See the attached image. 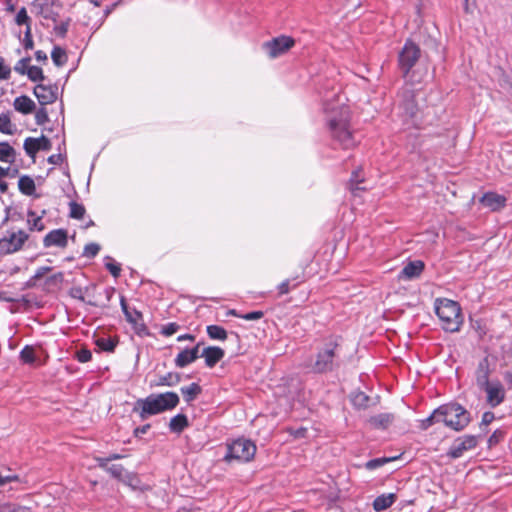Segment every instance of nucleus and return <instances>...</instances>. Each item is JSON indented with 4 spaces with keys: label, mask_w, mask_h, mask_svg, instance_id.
Listing matches in <instances>:
<instances>
[{
    "label": "nucleus",
    "mask_w": 512,
    "mask_h": 512,
    "mask_svg": "<svg viewBox=\"0 0 512 512\" xmlns=\"http://www.w3.org/2000/svg\"><path fill=\"white\" fill-rule=\"evenodd\" d=\"M264 316V313L262 311H252L246 314H243L242 319L247 321H255L259 320Z\"/></svg>",
    "instance_id": "58"
},
{
    "label": "nucleus",
    "mask_w": 512,
    "mask_h": 512,
    "mask_svg": "<svg viewBox=\"0 0 512 512\" xmlns=\"http://www.w3.org/2000/svg\"><path fill=\"white\" fill-rule=\"evenodd\" d=\"M502 437H503L502 431H499V430L495 431L488 439L489 446H493V445L497 444Z\"/></svg>",
    "instance_id": "59"
},
{
    "label": "nucleus",
    "mask_w": 512,
    "mask_h": 512,
    "mask_svg": "<svg viewBox=\"0 0 512 512\" xmlns=\"http://www.w3.org/2000/svg\"><path fill=\"white\" fill-rule=\"evenodd\" d=\"M15 156V150L8 142H0V161L11 164Z\"/></svg>",
    "instance_id": "29"
},
{
    "label": "nucleus",
    "mask_w": 512,
    "mask_h": 512,
    "mask_svg": "<svg viewBox=\"0 0 512 512\" xmlns=\"http://www.w3.org/2000/svg\"><path fill=\"white\" fill-rule=\"evenodd\" d=\"M180 391L184 401L191 403L201 394L202 388L198 383H191L188 386L181 387Z\"/></svg>",
    "instance_id": "25"
},
{
    "label": "nucleus",
    "mask_w": 512,
    "mask_h": 512,
    "mask_svg": "<svg viewBox=\"0 0 512 512\" xmlns=\"http://www.w3.org/2000/svg\"><path fill=\"white\" fill-rule=\"evenodd\" d=\"M278 290H279L280 295L288 294L291 290L290 280L287 279V280L283 281L282 283H280V285L278 286Z\"/></svg>",
    "instance_id": "61"
},
{
    "label": "nucleus",
    "mask_w": 512,
    "mask_h": 512,
    "mask_svg": "<svg viewBox=\"0 0 512 512\" xmlns=\"http://www.w3.org/2000/svg\"><path fill=\"white\" fill-rule=\"evenodd\" d=\"M324 111L327 113L328 127L333 140L343 149L354 147L356 140L349 124V108L344 105L335 107L328 103V98H326L324 100Z\"/></svg>",
    "instance_id": "1"
},
{
    "label": "nucleus",
    "mask_w": 512,
    "mask_h": 512,
    "mask_svg": "<svg viewBox=\"0 0 512 512\" xmlns=\"http://www.w3.org/2000/svg\"><path fill=\"white\" fill-rule=\"evenodd\" d=\"M256 450V445L250 439L238 438L227 444L224 460L227 462L232 460L249 462L254 458Z\"/></svg>",
    "instance_id": "6"
},
{
    "label": "nucleus",
    "mask_w": 512,
    "mask_h": 512,
    "mask_svg": "<svg viewBox=\"0 0 512 512\" xmlns=\"http://www.w3.org/2000/svg\"><path fill=\"white\" fill-rule=\"evenodd\" d=\"M23 46L26 50H31L34 47V42L32 38L31 25L26 27L23 39Z\"/></svg>",
    "instance_id": "51"
},
{
    "label": "nucleus",
    "mask_w": 512,
    "mask_h": 512,
    "mask_svg": "<svg viewBox=\"0 0 512 512\" xmlns=\"http://www.w3.org/2000/svg\"><path fill=\"white\" fill-rule=\"evenodd\" d=\"M62 161H63V156H62V154H54V155L49 156V158H48V162H49L50 164H54V165H58V164H60Z\"/></svg>",
    "instance_id": "64"
},
{
    "label": "nucleus",
    "mask_w": 512,
    "mask_h": 512,
    "mask_svg": "<svg viewBox=\"0 0 512 512\" xmlns=\"http://www.w3.org/2000/svg\"><path fill=\"white\" fill-rule=\"evenodd\" d=\"M362 182L363 179L360 177V169L353 171L349 181V189L353 194H356L357 191L366 189L365 187L360 186Z\"/></svg>",
    "instance_id": "36"
},
{
    "label": "nucleus",
    "mask_w": 512,
    "mask_h": 512,
    "mask_svg": "<svg viewBox=\"0 0 512 512\" xmlns=\"http://www.w3.org/2000/svg\"><path fill=\"white\" fill-rule=\"evenodd\" d=\"M120 305L127 322L133 326L136 334L140 336L147 335L148 329L143 321L142 313L135 308H130L124 296L120 297Z\"/></svg>",
    "instance_id": "9"
},
{
    "label": "nucleus",
    "mask_w": 512,
    "mask_h": 512,
    "mask_svg": "<svg viewBox=\"0 0 512 512\" xmlns=\"http://www.w3.org/2000/svg\"><path fill=\"white\" fill-rule=\"evenodd\" d=\"M63 282H64V273L57 272V273H54L46 278L45 286L48 288H50V287L60 288L61 285L63 284Z\"/></svg>",
    "instance_id": "38"
},
{
    "label": "nucleus",
    "mask_w": 512,
    "mask_h": 512,
    "mask_svg": "<svg viewBox=\"0 0 512 512\" xmlns=\"http://www.w3.org/2000/svg\"><path fill=\"white\" fill-rule=\"evenodd\" d=\"M180 381L181 376L179 373L169 372L166 375L160 376L157 382L151 383V387H173L176 386Z\"/></svg>",
    "instance_id": "26"
},
{
    "label": "nucleus",
    "mask_w": 512,
    "mask_h": 512,
    "mask_svg": "<svg viewBox=\"0 0 512 512\" xmlns=\"http://www.w3.org/2000/svg\"><path fill=\"white\" fill-rule=\"evenodd\" d=\"M397 499L395 493H387L379 495L373 501V508L375 511L380 512L389 508Z\"/></svg>",
    "instance_id": "24"
},
{
    "label": "nucleus",
    "mask_w": 512,
    "mask_h": 512,
    "mask_svg": "<svg viewBox=\"0 0 512 512\" xmlns=\"http://www.w3.org/2000/svg\"><path fill=\"white\" fill-rule=\"evenodd\" d=\"M440 422H442V421H441L439 407H438L427 418L420 420L419 428L421 430H427L435 423H440Z\"/></svg>",
    "instance_id": "31"
},
{
    "label": "nucleus",
    "mask_w": 512,
    "mask_h": 512,
    "mask_svg": "<svg viewBox=\"0 0 512 512\" xmlns=\"http://www.w3.org/2000/svg\"><path fill=\"white\" fill-rule=\"evenodd\" d=\"M188 426L189 421L185 414H177L169 422V429L174 433H181Z\"/></svg>",
    "instance_id": "27"
},
{
    "label": "nucleus",
    "mask_w": 512,
    "mask_h": 512,
    "mask_svg": "<svg viewBox=\"0 0 512 512\" xmlns=\"http://www.w3.org/2000/svg\"><path fill=\"white\" fill-rule=\"evenodd\" d=\"M180 402L177 393L168 391L159 394H150L146 398H140L135 402L133 411L139 414L142 421L150 416L173 410Z\"/></svg>",
    "instance_id": "2"
},
{
    "label": "nucleus",
    "mask_w": 512,
    "mask_h": 512,
    "mask_svg": "<svg viewBox=\"0 0 512 512\" xmlns=\"http://www.w3.org/2000/svg\"><path fill=\"white\" fill-rule=\"evenodd\" d=\"M294 44L295 40L292 37L281 35L264 43L263 46L271 58H276L291 49Z\"/></svg>",
    "instance_id": "11"
},
{
    "label": "nucleus",
    "mask_w": 512,
    "mask_h": 512,
    "mask_svg": "<svg viewBox=\"0 0 512 512\" xmlns=\"http://www.w3.org/2000/svg\"><path fill=\"white\" fill-rule=\"evenodd\" d=\"M19 191L27 196H32L35 194L36 186L33 178L28 175H23L19 178L18 181Z\"/></svg>",
    "instance_id": "28"
},
{
    "label": "nucleus",
    "mask_w": 512,
    "mask_h": 512,
    "mask_svg": "<svg viewBox=\"0 0 512 512\" xmlns=\"http://www.w3.org/2000/svg\"><path fill=\"white\" fill-rule=\"evenodd\" d=\"M30 60V57H24L20 59L14 66V70L17 73L24 75L28 69V63L30 62Z\"/></svg>",
    "instance_id": "52"
},
{
    "label": "nucleus",
    "mask_w": 512,
    "mask_h": 512,
    "mask_svg": "<svg viewBox=\"0 0 512 512\" xmlns=\"http://www.w3.org/2000/svg\"><path fill=\"white\" fill-rule=\"evenodd\" d=\"M69 207L71 218L80 220L84 217L86 210L82 204L72 201L69 203Z\"/></svg>",
    "instance_id": "40"
},
{
    "label": "nucleus",
    "mask_w": 512,
    "mask_h": 512,
    "mask_svg": "<svg viewBox=\"0 0 512 512\" xmlns=\"http://www.w3.org/2000/svg\"><path fill=\"white\" fill-rule=\"evenodd\" d=\"M352 402L358 408H366L368 406L369 397L364 392H357L353 396Z\"/></svg>",
    "instance_id": "42"
},
{
    "label": "nucleus",
    "mask_w": 512,
    "mask_h": 512,
    "mask_svg": "<svg viewBox=\"0 0 512 512\" xmlns=\"http://www.w3.org/2000/svg\"><path fill=\"white\" fill-rule=\"evenodd\" d=\"M421 50L417 44L408 40L398 55L399 68L404 76H407L410 70L419 60Z\"/></svg>",
    "instance_id": "7"
},
{
    "label": "nucleus",
    "mask_w": 512,
    "mask_h": 512,
    "mask_svg": "<svg viewBox=\"0 0 512 512\" xmlns=\"http://www.w3.org/2000/svg\"><path fill=\"white\" fill-rule=\"evenodd\" d=\"M403 109H404L406 115L409 116L410 118H414L418 111L417 106L414 103L413 99H409V100L405 101L403 104Z\"/></svg>",
    "instance_id": "47"
},
{
    "label": "nucleus",
    "mask_w": 512,
    "mask_h": 512,
    "mask_svg": "<svg viewBox=\"0 0 512 512\" xmlns=\"http://www.w3.org/2000/svg\"><path fill=\"white\" fill-rule=\"evenodd\" d=\"M35 121L38 125H43L49 121L48 112L45 108H40L35 113Z\"/></svg>",
    "instance_id": "53"
},
{
    "label": "nucleus",
    "mask_w": 512,
    "mask_h": 512,
    "mask_svg": "<svg viewBox=\"0 0 512 512\" xmlns=\"http://www.w3.org/2000/svg\"><path fill=\"white\" fill-rule=\"evenodd\" d=\"M482 390L486 392L487 403L492 408L499 406L505 399V388L499 381H492L491 384L484 387Z\"/></svg>",
    "instance_id": "13"
},
{
    "label": "nucleus",
    "mask_w": 512,
    "mask_h": 512,
    "mask_svg": "<svg viewBox=\"0 0 512 512\" xmlns=\"http://www.w3.org/2000/svg\"><path fill=\"white\" fill-rule=\"evenodd\" d=\"M395 416L392 413H380L368 419V423L375 429H387L394 421Z\"/></svg>",
    "instance_id": "21"
},
{
    "label": "nucleus",
    "mask_w": 512,
    "mask_h": 512,
    "mask_svg": "<svg viewBox=\"0 0 512 512\" xmlns=\"http://www.w3.org/2000/svg\"><path fill=\"white\" fill-rule=\"evenodd\" d=\"M439 413L445 426L454 431H462L471 422L470 413L456 402L439 406Z\"/></svg>",
    "instance_id": "5"
},
{
    "label": "nucleus",
    "mask_w": 512,
    "mask_h": 512,
    "mask_svg": "<svg viewBox=\"0 0 512 512\" xmlns=\"http://www.w3.org/2000/svg\"><path fill=\"white\" fill-rule=\"evenodd\" d=\"M224 355V350L218 346L206 347L200 354L201 357H204L205 364L209 368L214 367L224 357Z\"/></svg>",
    "instance_id": "19"
},
{
    "label": "nucleus",
    "mask_w": 512,
    "mask_h": 512,
    "mask_svg": "<svg viewBox=\"0 0 512 512\" xmlns=\"http://www.w3.org/2000/svg\"><path fill=\"white\" fill-rule=\"evenodd\" d=\"M150 427H151L150 424H145V425L135 428L134 436L139 437L143 434H146L148 432V430L150 429Z\"/></svg>",
    "instance_id": "63"
},
{
    "label": "nucleus",
    "mask_w": 512,
    "mask_h": 512,
    "mask_svg": "<svg viewBox=\"0 0 512 512\" xmlns=\"http://www.w3.org/2000/svg\"><path fill=\"white\" fill-rule=\"evenodd\" d=\"M118 341L113 338L101 337L96 339L95 344L97 347L105 352H113L117 346Z\"/></svg>",
    "instance_id": "32"
},
{
    "label": "nucleus",
    "mask_w": 512,
    "mask_h": 512,
    "mask_svg": "<svg viewBox=\"0 0 512 512\" xmlns=\"http://www.w3.org/2000/svg\"><path fill=\"white\" fill-rule=\"evenodd\" d=\"M106 260H108L105 263L106 269L112 274L113 277L117 278L121 272L120 265L114 262L113 259L109 256L106 257Z\"/></svg>",
    "instance_id": "46"
},
{
    "label": "nucleus",
    "mask_w": 512,
    "mask_h": 512,
    "mask_svg": "<svg viewBox=\"0 0 512 512\" xmlns=\"http://www.w3.org/2000/svg\"><path fill=\"white\" fill-rule=\"evenodd\" d=\"M0 132L7 135L14 133L13 124L8 113L0 114Z\"/></svg>",
    "instance_id": "37"
},
{
    "label": "nucleus",
    "mask_w": 512,
    "mask_h": 512,
    "mask_svg": "<svg viewBox=\"0 0 512 512\" xmlns=\"http://www.w3.org/2000/svg\"><path fill=\"white\" fill-rule=\"evenodd\" d=\"M398 459V457H381L374 458L365 463V468L368 470H375L383 465Z\"/></svg>",
    "instance_id": "35"
},
{
    "label": "nucleus",
    "mask_w": 512,
    "mask_h": 512,
    "mask_svg": "<svg viewBox=\"0 0 512 512\" xmlns=\"http://www.w3.org/2000/svg\"><path fill=\"white\" fill-rule=\"evenodd\" d=\"M69 295L74 299L80 300L82 302L85 301L84 293L81 287H72L69 290Z\"/></svg>",
    "instance_id": "56"
},
{
    "label": "nucleus",
    "mask_w": 512,
    "mask_h": 512,
    "mask_svg": "<svg viewBox=\"0 0 512 512\" xmlns=\"http://www.w3.org/2000/svg\"><path fill=\"white\" fill-rule=\"evenodd\" d=\"M435 313L441 321L442 328L447 332H457L463 322L459 304L450 299H436Z\"/></svg>",
    "instance_id": "4"
},
{
    "label": "nucleus",
    "mask_w": 512,
    "mask_h": 512,
    "mask_svg": "<svg viewBox=\"0 0 512 512\" xmlns=\"http://www.w3.org/2000/svg\"><path fill=\"white\" fill-rule=\"evenodd\" d=\"M124 467L120 464H113L107 468V472L111 474L112 477L120 479L123 475Z\"/></svg>",
    "instance_id": "55"
},
{
    "label": "nucleus",
    "mask_w": 512,
    "mask_h": 512,
    "mask_svg": "<svg viewBox=\"0 0 512 512\" xmlns=\"http://www.w3.org/2000/svg\"><path fill=\"white\" fill-rule=\"evenodd\" d=\"M51 58L53 63L58 67L65 65L67 62L66 52L59 46H54L51 52Z\"/></svg>",
    "instance_id": "33"
},
{
    "label": "nucleus",
    "mask_w": 512,
    "mask_h": 512,
    "mask_svg": "<svg viewBox=\"0 0 512 512\" xmlns=\"http://www.w3.org/2000/svg\"><path fill=\"white\" fill-rule=\"evenodd\" d=\"M13 106L16 111L22 114H30L36 108L34 101L26 95L16 97Z\"/></svg>",
    "instance_id": "23"
},
{
    "label": "nucleus",
    "mask_w": 512,
    "mask_h": 512,
    "mask_svg": "<svg viewBox=\"0 0 512 512\" xmlns=\"http://www.w3.org/2000/svg\"><path fill=\"white\" fill-rule=\"evenodd\" d=\"M70 21V18H67L65 21H62L60 24L54 27V31L57 36L62 38L66 36L69 29Z\"/></svg>",
    "instance_id": "48"
},
{
    "label": "nucleus",
    "mask_w": 512,
    "mask_h": 512,
    "mask_svg": "<svg viewBox=\"0 0 512 512\" xmlns=\"http://www.w3.org/2000/svg\"><path fill=\"white\" fill-rule=\"evenodd\" d=\"M32 6L36 9L38 15L55 23L59 18V12L54 10V7H62L58 0H35Z\"/></svg>",
    "instance_id": "12"
},
{
    "label": "nucleus",
    "mask_w": 512,
    "mask_h": 512,
    "mask_svg": "<svg viewBox=\"0 0 512 512\" xmlns=\"http://www.w3.org/2000/svg\"><path fill=\"white\" fill-rule=\"evenodd\" d=\"M27 223H28L29 229L31 231L32 230L42 231L45 228V226L42 222V216H37L33 219H28Z\"/></svg>",
    "instance_id": "50"
},
{
    "label": "nucleus",
    "mask_w": 512,
    "mask_h": 512,
    "mask_svg": "<svg viewBox=\"0 0 512 512\" xmlns=\"http://www.w3.org/2000/svg\"><path fill=\"white\" fill-rule=\"evenodd\" d=\"M25 74H27L28 78L33 82L43 81L45 78L42 69L38 66L28 67Z\"/></svg>",
    "instance_id": "41"
},
{
    "label": "nucleus",
    "mask_w": 512,
    "mask_h": 512,
    "mask_svg": "<svg viewBox=\"0 0 512 512\" xmlns=\"http://www.w3.org/2000/svg\"><path fill=\"white\" fill-rule=\"evenodd\" d=\"M506 200V197L503 195H499L495 192H487L481 197L480 202L491 211H498L505 206Z\"/></svg>",
    "instance_id": "18"
},
{
    "label": "nucleus",
    "mask_w": 512,
    "mask_h": 512,
    "mask_svg": "<svg viewBox=\"0 0 512 512\" xmlns=\"http://www.w3.org/2000/svg\"><path fill=\"white\" fill-rule=\"evenodd\" d=\"M200 343L191 349H184L178 353L174 359L175 366L178 368H184L189 364L195 362L200 357Z\"/></svg>",
    "instance_id": "17"
},
{
    "label": "nucleus",
    "mask_w": 512,
    "mask_h": 512,
    "mask_svg": "<svg viewBox=\"0 0 512 512\" xmlns=\"http://www.w3.org/2000/svg\"><path fill=\"white\" fill-rule=\"evenodd\" d=\"M494 418H495V416H494L493 412H490V411L484 412L482 415L481 426L489 425L494 420Z\"/></svg>",
    "instance_id": "60"
},
{
    "label": "nucleus",
    "mask_w": 512,
    "mask_h": 512,
    "mask_svg": "<svg viewBox=\"0 0 512 512\" xmlns=\"http://www.w3.org/2000/svg\"><path fill=\"white\" fill-rule=\"evenodd\" d=\"M24 150L30 157H35L40 150L49 151L52 148L51 141L42 135L40 138L28 137L24 141Z\"/></svg>",
    "instance_id": "14"
},
{
    "label": "nucleus",
    "mask_w": 512,
    "mask_h": 512,
    "mask_svg": "<svg viewBox=\"0 0 512 512\" xmlns=\"http://www.w3.org/2000/svg\"><path fill=\"white\" fill-rule=\"evenodd\" d=\"M96 462L100 468L107 471V468H109V462H111V461H110L109 456H107V457H97Z\"/></svg>",
    "instance_id": "62"
},
{
    "label": "nucleus",
    "mask_w": 512,
    "mask_h": 512,
    "mask_svg": "<svg viewBox=\"0 0 512 512\" xmlns=\"http://www.w3.org/2000/svg\"><path fill=\"white\" fill-rule=\"evenodd\" d=\"M424 270V263L420 260L411 261L403 267L399 274L400 279L411 280L417 278Z\"/></svg>",
    "instance_id": "20"
},
{
    "label": "nucleus",
    "mask_w": 512,
    "mask_h": 512,
    "mask_svg": "<svg viewBox=\"0 0 512 512\" xmlns=\"http://www.w3.org/2000/svg\"><path fill=\"white\" fill-rule=\"evenodd\" d=\"M57 92V86L43 84L35 86L33 91L35 97L42 106L54 103L57 100Z\"/></svg>",
    "instance_id": "15"
},
{
    "label": "nucleus",
    "mask_w": 512,
    "mask_h": 512,
    "mask_svg": "<svg viewBox=\"0 0 512 512\" xmlns=\"http://www.w3.org/2000/svg\"><path fill=\"white\" fill-rule=\"evenodd\" d=\"M0 512H27L26 509L15 507L14 505L3 503L0 504Z\"/></svg>",
    "instance_id": "57"
},
{
    "label": "nucleus",
    "mask_w": 512,
    "mask_h": 512,
    "mask_svg": "<svg viewBox=\"0 0 512 512\" xmlns=\"http://www.w3.org/2000/svg\"><path fill=\"white\" fill-rule=\"evenodd\" d=\"M68 244V233L65 229L59 228L50 231L43 238V245L45 248L59 247L65 248Z\"/></svg>",
    "instance_id": "16"
},
{
    "label": "nucleus",
    "mask_w": 512,
    "mask_h": 512,
    "mask_svg": "<svg viewBox=\"0 0 512 512\" xmlns=\"http://www.w3.org/2000/svg\"><path fill=\"white\" fill-rule=\"evenodd\" d=\"M100 251V245L97 243H89L85 245L83 256L86 258H94Z\"/></svg>",
    "instance_id": "45"
},
{
    "label": "nucleus",
    "mask_w": 512,
    "mask_h": 512,
    "mask_svg": "<svg viewBox=\"0 0 512 512\" xmlns=\"http://www.w3.org/2000/svg\"><path fill=\"white\" fill-rule=\"evenodd\" d=\"M15 22L17 25H25L28 27V25H31L30 17L27 14L26 8L22 7L15 18Z\"/></svg>",
    "instance_id": "44"
},
{
    "label": "nucleus",
    "mask_w": 512,
    "mask_h": 512,
    "mask_svg": "<svg viewBox=\"0 0 512 512\" xmlns=\"http://www.w3.org/2000/svg\"><path fill=\"white\" fill-rule=\"evenodd\" d=\"M208 336L213 340L224 341L227 339V331L219 325H208L206 328Z\"/></svg>",
    "instance_id": "30"
},
{
    "label": "nucleus",
    "mask_w": 512,
    "mask_h": 512,
    "mask_svg": "<svg viewBox=\"0 0 512 512\" xmlns=\"http://www.w3.org/2000/svg\"><path fill=\"white\" fill-rule=\"evenodd\" d=\"M339 343L336 338H329L317 350L315 358L307 360L303 366L316 374L333 372L339 367Z\"/></svg>",
    "instance_id": "3"
},
{
    "label": "nucleus",
    "mask_w": 512,
    "mask_h": 512,
    "mask_svg": "<svg viewBox=\"0 0 512 512\" xmlns=\"http://www.w3.org/2000/svg\"><path fill=\"white\" fill-rule=\"evenodd\" d=\"M180 325L176 322H170L161 327L160 333L163 336L169 337L177 333L180 330Z\"/></svg>",
    "instance_id": "43"
},
{
    "label": "nucleus",
    "mask_w": 512,
    "mask_h": 512,
    "mask_svg": "<svg viewBox=\"0 0 512 512\" xmlns=\"http://www.w3.org/2000/svg\"><path fill=\"white\" fill-rule=\"evenodd\" d=\"M20 360L25 364H33L36 360L35 349L31 345H26L20 351Z\"/></svg>",
    "instance_id": "34"
},
{
    "label": "nucleus",
    "mask_w": 512,
    "mask_h": 512,
    "mask_svg": "<svg viewBox=\"0 0 512 512\" xmlns=\"http://www.w3.org/2000/svg\"><path fill=\"white\" fill-rule=\"evenodd\" d=\"M75 357L79 362L86 363L91 360L92 353L87 348H81L78 351H76Z\"/></svg>",
    "instance_id": "49"
},
{
    "label": "nucleus",
    "mask_w": 512,
    "mask_h": 512,
    "mask_svg": "<svg viewBox=\"0 0 512 512\" xmlns=\"http://www.w3.org/2000/svg\"><path fill=\"white\" fill-rule=\"evenodd\" d=\"M52 271V267L50 266H41L36 269L35 274L28 280L27 285L29 287H33L36 285V282L44 277L47 273Z\"/></svg>",
    "instance_id": "39"
},
{
    "label": "nucleus",
    "mask_w": 512,
    "mask_h": 512,
    "mask_svg": "<svg viewBox=\"0 0 512 512\" xmlns=\"http://www.w3.org/2000/svg\"><path fill=\"white\" fill-rule=\"evenodd\" d=\"M29 235L24 230H9L6 235L0 239V252L2 254H13L22 249L28 241Z\"/></svg>",
    "instance_id": "8"
},
{
    "label": "nucleus",
    "mask_w": 512,
    "mask_h": 512,
    "mask_svg": "<svg viewBox=\"0 0 512 512\" xmlns=\"http://www.w3.org/2000/svg\"><path fill=\"white\" fill-rule=\"evenodd\" d=\"M479 437L474 435H464L458 437L451 445L447 455L450 458L457 459L463 456L466 451L474 449L478 444Z\"/></svg>",
    "instance_id": "10"
},
{
    "label": "nucleus",
    "mask_w": 512,
    "mask_h": 512,
    "mask_svg": "<svg viewBox=\"0 0 512 512\" xmlns=\"http://www.w3.org/2000/svg\"><path fill=\"white\" fill-rule=\"evenodd\" d=\"M489 372V364L487 359L481 360L476 370V382L480 389H483L492 383V381H489Z\"/></svg>",
    "instance_id": "22"
},
{
    "label": "nucleus",
    "mask_w": 512,
    "mask_h": 512,
    "mask_svg": "<svg viewBox=\"0 0 512 512\" xmlns=\"http://www.w3.org/2000/svg\"><path fill=\"white\" fill-rule=\"evenodd\" d=\"M11 68L5 64L3 57H0V80H7L10 78Z\"/></svg>",
    "instance_id": "54"
}]
</instances>
